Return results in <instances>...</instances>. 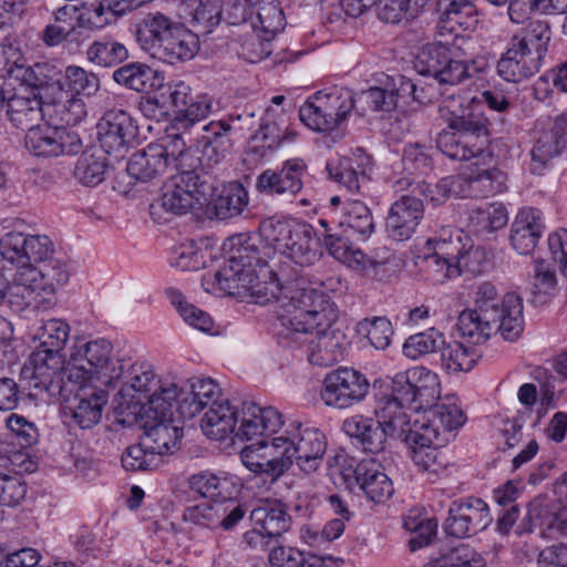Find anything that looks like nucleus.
Wrapping results in <instances>:
<instances>
[{
	"label": "nucleus",
	"mask_w": 567,
	"mask_h": 567,
	"mask_svg": "<svg viewBox=\"0 0 567 567\" xmlns=\"http://www.w3.org/2000/svg\"><path fill=\"white\" fill-rule=\"evenodd\" d=\"M556 287L555 270L550 265L543 259L534 261V282L530 289L532 299L534 305H543L547 301V296Z\"/></svg>",
	"instance_id": "62"
},
{
	"label": "nucleus",
	"mask_w": 567,
	"mask_h": 567,
	"mask_svg": "<svg viewBox=\"0 0 567 567\" xmlns=\"http://www.w3.org/2000/svg\"><path fill=\"white\" fill-rule=\"evenodd\" d=\"M447 128L439 133L436 147L451 159L470 161L485 155L489 144V121L480 104H468L461 110H441Z\"/></svg>",
	"instance_id": "4"
},
{
	"label": "nucleus",
	"mask_w": 567,
	"mask_h": 567,
	"mask_svg": "<svg viewBox=\"0 0 567 567\" xmlns=\"http://www.w3.org/2000/svg\"><path fill=\"white\" fill-rule=\"evenodd\" d=\"M282 424V415L277 409L260 406L255 402H243L236 437L249 441L257 436L270 435L277 433Z\"/></svg>",
	"instance_id": "27"
},
{
	"label": "nucleus",
	"mask_w": 567,
	"mask_h": 567,
	"mask_svg": "<svg viewBox=\"0 0 567 567\" xmlns=\"http://www.w3.org/2000/svg\"><path fill=\"white\" fill-rule=\"evenodd\" d=\"M369 389L370 383L360 371L339 368L324 377L320 396L327 406L342 410L361 402Z\"/></svg>",
	"instance_id": "17"
},
{
	"label": "nucleus",
	"mask_w": 567,
	"mask_h": 567,
	"mask_svg": "<svg viewBox=\"0 0 567 567\" xmlns=\"http://www.w3.org/2000/svg\"><path fill=\"white\" fill-rule=\"evenodd\" d=\"M137 136L136 121L124 110H109L99 124V142L106 154L122 155Z\"/></svg>",
	"instance_id": "25"
},
{
	"label": "nucleus",
	"mask_w": 567,
	"mask_h": 567,
	"mask_svg": "<svg viewBox=\"0 0 567 567\" xmlns=\"http://www.w3.org/2000/svg\"><path fill=\"white\" fill-rule=\"evenodd\" d=\"M69 388L72 385L69 384ZM55 391L64 398V414L70 415L81 429H91L100 422L107 402L104 390L83 383L73 385L72 392L61 393L58 389L53 392Z\"/></svg>",
	"instance_id": "20"
},
{
	"label": "nucleus",
	"mask_w": 567,
	"mask_h": 567,
	"mask_svg": "<svg viewBox=\"0 0 567 567\" xmlns=\"http://www.w3.org/2000/svg\"><path fill=\"white\" fill-rule=\"evenodd\" d=\"M24 145L34 156L56 157L78 154L82 148V141L76 132L38 125L27 132Z\"/></svg>",
	"instance_id": "23"
},
{
	"label": "nucleus",
	"mask_w": 567,
	"mask_h": 567,
	"mask_svg": "<svg viewBox=\"0 0 567 567\" xmlns=\"http://www.w3.org/2000/svg\"><path fill=\"white\" fill-rule=\"evenodd\" d=\"M306 167L302 159L293 158L286 161L279 171L268 168L258 175L256 190L268 196H295L302 189Z\"/></svg>",
	"instance_id": "26"
},
{
	"label": "nucleus",
	"mask_w": 567,
	"mask_h": 567,
	"mask_svg": "<svg viewBox=\"0 0 567 567\" xmlns=\"http://www.w3.org/2000/svg\"><path fill=\"white\" fill-rule=\"evenodd\" d=\"M128 58L127 48L112 38H102L94 41L86 50V59L102 68H113Z\"/></svg>",
	"instance_id": "50"
},
{
	"label": "nucleus",
	"mask_w": 567,
	"mask_h": 567,
	"mask_svg": "<svg viewBox=\"0 0 567 567\" xmlns=\"http://www.w3.org/2000/svg\"><path fill=\"white\" fill-rule=\"evenodd\" d=\"M99 90L100 80L96 74L78 65L65 68L63 92H70L72 95L92 96Z\"/></svg>",
	"instance_id": "59"
},
{
	"label": "nucleus",
	"mask_w": 567,
	"mask_h": 567,
	"mask_svg": "<svg viewBox=\"0 0 567 567\" xmlns=\"http://www.w3.org/2000/svg\"><path fill=\"white\" fill-rule=\"evenodd\" d=\"M254 526L261 528L266 535L278 542L292 525V517L287 506L280 501H265L256 506L249 515Z\"/></svg>",
	"instance_id": "35"
},
{
	"label": "nucleus",
	"mask_w": 567,
	"mask_h": 567,
	"mask_svg": "<svg viewBox=\"0 0 567 567\" xmlns=\"http://www.w3.org/2000/svg\"><path fill=\"white\" fill-rule=\"evenodd\" d=\"M171 416L172 406L164 416L156 415L155 410L145 411L126 422H135L144 430L141 437L142 446L162 460V456L172 454L177 449L178 440L182 436V430L172 423Z\"/></svg>",
	"instance_id": "18"
},
{
	"label": "nucleus",
	"mask_w": 567,
	"mask_h": 567,
	"mask_svg": "<svg viewBox=\"0 0 567 567\" xmlns=\"http://www.w3.org/2000/svg\"><path fill=\"white\" fill-rule=\"evenodd\" d=\"M323 243L334 259L353 269H367L374 264L369 256L360 249H352L347 240L339 236L324 234Z\"/></svg>",
	"instance_id": "52"
},
{
	"label": "nucleus",
	"mask_w": 567,
	"mask_h": 567,
	"mask_svg": "<svg viewBox=\"0 0 567 567\" xmlns=\"http://www.w3.org/2000/svg\"><path fill=\"white\" fill-rule=\"evenodd\" d=\"M178 23L159 11L148 12L135 23V39L152 54Z\"/></svg>",
	"instance_id": "37"
},
{
	"label": "nucleus",
	"mask_w": 567,
	"mask_h": 567,
	"mask_svg": "<svg viewBox=\"0 0 567 567\" xmlns=\"http://www.w3.org/2000/svg\"><path fill=\"white\" fill-rule=\"evenodd\" d=\"M357 167H360L357 159L344 157L336 163H327L326 169L329 177L348 192L364 194L369 188L370 178L364 169L358 171Z\"/></svg>",
	"instance_id": "44"
},
{
	"label": "nucleus",
	"mask_w": 567,
	"mask_h": 567,
	"mask_svg": "<svg viewBox=\"0 0 567 567\" xmlns=\"http://www.w3.org/2000/svg\"><path fill=\"white\" fill-rule=\"evenodd\" d=\"M207 135L204 137L206 140L204 146V157H207L208 161H213L214 164H218L225 155L223 153L216 152V147L229 146L230 138L229 133L231 131V125L227 121H212L207 125L204 126Z\"/></svg>",
	"instance_id": "61"
},
{
	"label": "nucleus",
	"mask_w": 567,
	"mask_h": 567,
	"mask_svg": "<svg viewBox=\"0 0 567 567\" xmlns=\"http://www.w3.org/2000/svg\"><path fill=\"white\" fill-rule=\"evenodd\" d=\"M443 334L434 329L410 336L403 344V353L411 359L434 352L443 343Z\"/></svg>",
	"instance_id": "63"
},
{
	"label": "nucleus",
	"mask_w": 567,
	"mask_h": 567,
	"mask_svg": "<svg viewBox=\"0 0 567 567\" xmlns=\"http://www.w3.org/2000/svg\"><path fill=\"white\" fill-rule=\"evenodd\" d=\"M112 344L106 339H97L83 344H75L72 348L69 360L65 362L55 389L61 393L72 392L76 385L90 383L94 380L105 385L112 384L111 370L116 368L111 364Z\"/></svg>",
	"instance_id": "8"
},
{
	"label": "nucleus",
	"mask_w": 567,
	"mask_h": 567,
	"mask_svg": "<svg viewBox=\"0 0 567 567\" xmlns=\"http://www.w3.org/2000/svg\"><path fill=\"white\" fill-rule=\"evenodd\" d=\"M162 154V148L154 147L153 144L147 145L130 157L126 165L127 174L141 182L161 177L169 168Z\"/></svg>",
	"instance_id": "41"
},
{
	"label": "nucleus",
	"mask_w": 567,
	"mask_h": 567,
	"mask_svg": "<svg viewBox=\"0 0 567 567\" xmlns=\"http://www.w3.org/2000/svg\"><path fill=\"white\" fill-rule=\"evenodd\" d=\"M83 27L84 14L75 6L66 4L54 12V22L45 27L42 40L49 47L73 42L82 34Z\"/></svg>",
	"instance_id": "32"
},
{
	"label": "nucleus",
	"mask_w": 567,
	"mask_h": 567,
	"mask_svg": "<svg viewBox=\"0 0 567 567\" xmlns=\"http://www.w3.org/2000/svg\"><path fill=\"white\" fill-rule=\"evenodd\" d=\"M87 6V2H85L84 7H86L87 12L94 13L93 18L90 17L87 19V27L90 29L101 28L110 23L111 20L106 14L117 17L137 8L135 0H96L90 7Z\"/></svg>",
	"instance_id": "60"
},
{
	"label": "nucleus",
	"mask_w": 567,
	"mask_h": 567,
	"mask_svg": "<svg viewBox=\"0 0 567 567\" xmlns=\"http://www.w3.org/2000/svg\"><path fill=\"white\" fill-rule=\"evenodd\" d=\"M333 320L328 326H318L311 331L305 333L300 341L279 340L286 346L292 343H302L307 341V337L316 331V336L309 341L308 346V360L311 364L318 367H330L343 359L344 352L348 348L346 333L334 328Z\"/></svg>",
	"instance_id": "21"
},
{
	"label": "nucleus",
	"mask_w": 567,
	"mask_h": 567,
	"mask_svg": "<svg viewBox=\"0 0 567 567\" xmlns=\"http://www.w3.org/2000/svg\"><path fill=\"white\" fill-rule=\"evenodd\" d=\"M550 39L548 22L530 21L509 38L505 52L497 61V74L513 83L534 76L544 64Z\"/></svg>",
	"instance_id": "5"
},
{
	"label": "nucleus",
	"mask_w": 567,
	"mask_h": 567,
	"mask_svg": "<svg viewBox=\"0 0 567 567\" xmlns=\"http://www.w3.org/2000/svg\"><path fill=\"white\" fill-rule=\"evenodd\" d=\"M391 391L414 411L427 410L440 398L441 385L435 372L414 367L392 378Z\"/></svg>",
	"instance_id": "15"
},
{
	"label": "nucleus",
	"mask_w": 567,
	"mask_h": 567,
	"mask_svg": "<svg viewBox=\"0 0 567 567\" xmlns=\"http://www.w3.org/2000/svg\"><path fill=\"white\" fill-rule=\"evenodd\" d=\"M286 453L287 450H282L281 442L275 436L271 441L262 440L246 446L240 458L249 471L274 482L290 468V458Z\"/></svg>",
	"instance_id": "22"
},
{
	"label": "nucleus",
	"mask_w": 567,
	"mask_h": 567,
	"mask_svg": "<svg viewBox=\"0 0 567 567\" xmlns=\"http://www.w3.org/2000/svg\"><path fill=\"white\" fill-rule=\"evenodd\" d=\"M423 567H484V559L468 545L461 544Z\"/></svg>",
	"instance_id": "64"
},
{
	"label": "nucleus",
	"mask_w": 567,
	"mask_h": 567,
	"mask_svg": "<svg viewBox=\"0 0 567 567\" xmlns=\"http://www.w3.org/2000/svg\"><path fill=\"white\" fill-rule=\"evenodd\" d=\"M103 148H90L78 158L73 175L84 186L94 187L102 183L107 171V159Z\"/></svg>",
	"instance_id": "46"
},
{
	"label": "nucleus",
	"mask_w": 567,
	"mask_h": 567,
	"mask_svg": "<svg viewBox=\"0 0 567 567\" xmlns=\"http://www.w3.org/2000/svg\"><path fill=\"white\" fill-rule=\"evenodd\" d=\"M17 81L33 89H53L63 92L64 71L51 62H39L18 71Z\"/></svg>",
	"instance_id": "45"
},
{
	"label": "nucleus",
	"mask_w": 567,
	"mask_h": 567,
	"mask_svg": "<svg viewBox=\"0 0 567 567\" xmlns=\"http://www.w3.org/2000/svg\"><path fill=\"white\" fill-rule=\"evenodd\" d=\"M251 296L257 303L275 305L279 340L300 341L311 329L338 319L334 303L303 278L282 282L272 274L269 281L251 287Z\"/></svg>",
	"instance_id": "1"
},
{
	"label": "nucleus",
	"mask_w": 567,
	"mask_h": 567,
	"mask_svg": "<svg viewBox=\"0 0 567 567\" xmlns=\"http://www.w3.org/2000/svg\"><path fill=\"white\" fill-rule=\"evenodd\" d=\"M390 90L379 86H372L369 90L360 92L355 101V112L363 116L368 112H389L396 107V97Z\"/></svg>",
	"instance_id": "57"
},
{
	"label": "nucleus",
	"mask_w": 567,
	"mask_h": 567,
	"mask_svg": "<svg viewBox=\"0 0 567 567\" xmlns=\"http://www.w3.org/2000/svg\"><path fill=\"white\" fill-rule=\"evenodd\" d=\"M154 147L162 148V157L168 162V167L174 165L178 172L198 169L204 172L202 159L186 147V143L179 134L167 135L161 143H152Z\"/></svg>",
	"instance_id": "43"
},
{
	"label": "nucleus",
	"mask_w": 567,
	"mask_h": 567,
	"mask_svg": "<svg viewBox=\"0 0 567 567\" xmlns=\"http://www.w3.org/2000/svg\"><path fill=\"white\" fill-rule=\"evenodd\" d=\"M431 42L422 47L415 69L422 75L433 76L441 84L456 85L474 76L478 71L471 39H461L451 47Z\"/></svg>",
	"instance_id": "6"
},
{
	"label": "nucleus",
	"mask_w": 567,
	"mask_h": 567,
	"mask_svg": "<svg viewBox=\"0 0 567 567\" xmlns=\"http://www.w3.org/2000/svg\"><path fill=\"white\" fill-rule=\"evenodd\" d=\"M342 431L362 451L377 454L385 449L384 432L378 419L353 415L342 422Z\"/></svg>",
	"instance_id": "33"
},
{
	"label": "nucleus",
	"mask_w": 567,
	"mask_h": 567,
	"mask_svg": "<svg viewBox=\"0 0 567 567\" xmlns=\"http://www.w3.org/2000/svg\"><path fill=\"white\" fill-rule=\"evenodd\" d=\"M188 485L195 493L214 501L226 499L230 496V492L227 491V487L230 485L229 480L218 477L209 472H200L192 475L188 480Z\"/></svg>",
	"instance_id": "58"
},
{
	"label": "nucleus",
	"mask_w": 567,
	"mask_h": 567,
	"mask_svg": "<svg viewBox=\"0 0 567 567\" xmlns=\"http://www.w3.org/2000/svg\"><path fill=\"white\" fill-rule=\"evenodd\" d=\"M0 255L17 270H29L54 255V246L45 235L10 231L0 239Z\"/></svg>",
	"instance_id": "16"
},
{
	"label": "nucleus",
	"mask_w": 567,
	"mask_h": 567,
	"mask_svg": "<svg viewBox=\"0 0 567 567\" xmlns=\"http://www.w3.org/2000/svg\"><path fill=\"white\" fill-rule=\"evenodd\" d=\"M238 425L239 411L228 400L214 401L200 421L204 434L217 441L236 435Z\"/></svg>",
	"instance_id": "34"
},
{
	"label": "nucleus",
	"mask_w": 567,
	"mask_h": 567,
	"mask_svg": "<svg viewBox=\"0 0 567 567\" xmlns=\"http://www.w3.org/2000/svg\"><path fill=\"white\" fill-rule=\"evenodd\" d=\"M38 289L43 292L47 302L52 306L55 302V293L70 278L66 264L52 255L39 266L25 270Z\"/></svg>",
	"instance_id": "36"
},
{
	"label": "nucleus",
	"mask_w": 567,
	"mask_h": 567,
	"mask_svg": "<svg viewBox=\"0 0 567 567\" xmlns=\"http://www.w3.org/2000/svg\"><path fill=\"white\" fill-rule=\"evenodd\" d=\"M477 359L475 348L465 347L457 341L446 344L441 351L442 365L449 373L467 372L473 369Z\"/></svg>",
	"instance_id": "53"
},
{
	"label": "nucleus",
	"mask_w": 567,
	"mask_h": 567,
	"mask_svg": "<svg viewBox=\"0 0 567 567\" xmlns=\"http://www.w3.org/2000/svg\"><path fill=\"white\" fill-rule=\"evenodd\" d=\"M545 229L542 213L535 208L520 209L511 227L512 247L520 255H528L536 248Z\"/></svg>",
	"instance_id": "30"
},
{
	"label": "nucleus",
	"mask_w": 567,
	"mask_h": 567,
	"mask_svg": "<svg viewBox=\"0 0 567 567\" xmlns=\"http://www.w3.org/2000/svg\"><path fill=\"white\" fill-rule=\"evenodd\" d=\"M261 236L275 249L300 267H310L321 256L312 227L297 219L267 218L260 223Z\"/></svg>",
	"instance_id": "9"
},
{
	"label": "nucleus",
	"mask_w": 567,
	"mask_h": 567,
	"mask_svg": "<svg viewBox=\"0 0 567 567\" xmlns=\"http://www.w3.org/2000/svg\"><path fill=\"white\" fill-rule=\"evenodd\" d=\"M491 523L492 516L487 504L478 497L471 496L451 503L443 527L447 535L463 538L476 535Z\"/></svg>",
	"instance_id": "19"
},
{
	"label": "nucleus",
	"mask_w": 567,
	"mask_h": 567,
	"mask_svg": "<svg viewBox=\"0 0 567 567\" xmlns=\"http://www.w3.org/2000/svg\"><path fill=\"white\" fill-rule=\"evenodd\" d=\"M7 114L10 122L18 128L32 130L42 118V103L39 99L13 95L7 101Z\"/></svg>",
	"instance_id": "47"
},
{
	"label": "nucleus",
	"mask_w": 567,
	"mask_h": 567,
	"mask_svg": "<svg viewBox=\"0 0 567 567\" xmlns=\"http://www.w3.org/2000/svg\"><path fill=\"white\" fill-rule=\"evenodd\" d=\"M3 305L16 313L52 307L25 270H17L13 281L8 284Z\"/></svg>",
	"instance_id": "29"
},
{
	"label": "nucleus",
	"mask_w": 567,
	"mask_h": 567,
	"mask_svg": "<svg viewBox=\"0 0 567 567\" xmlns=\"http://www.w3.org/2000/svg\"><path fill=\"white\" fill-rule=\"evenodd\" d=\"M463 246L458 230L442 229L439 237L431 238L416 255L415 265L423 272L426 280L433 284H443L458 276L455 258Z\"/></svg>",
	"instance_id": "11"
},
{
	"label": "nucleus",
	"mask_w": 567,
	"mask_h": 567,
	"mask_svg": "<svg viewBox=\"0 0 567 567\" xmlns=\"http://www.w3.org/2000/svg\"><path fill=\"white\" fill-rule=\"evenodd\" d=\"M400 189H410L395 200L388 213L385 229L395 240H408L415 233L424 214V199L431 193L430 185L425 182L400 179L396 182Z\"/></svg>",
	"instance_id": "12"
},
{
	"label": "nucleus",
	"mask_w": 567,
	"mask_h": 567,
	"mask_svg": "<svg viewBox=\"0 0 567 567\" xmlns=\"http://www.w3.org/2000/svg\"><path fill=\"white\" fill-rule=\"evenodd\" d=\"M409 409L408 404L396 399L391 392L390 396L380 398L375 406V416L384 432V441L388 437H396L404 442L408 446L412 441L408 440L415 433L424 432L425 426H431L430 422L415 420L411 423L404 409Z\"/></svg>",
	"instance_id": "24"
},
{
	"label": "nucleus",
	"mask_w": 567,
	"mask_h": 567,
	"mask_svg": "<svg viewBox=\"0 0 567 567\" xmlns=\"http://www.w3.org/2000/svg\"><path fill=\"white\" fill-rule=\"evenodd\" d=\"M117 368L111 370L112 383H121L115 396L114 411L130 421L145 411L164 416L182 391L175 383H163L147 362L130 363L117 360Z\"/></svg>",
	"instance_id": "3"
},
{
	"label": "nucleus",
	"mask_w": 567,
	"mask_h": 567,
	"mask_svg": "<svg viewBox=\"0 0 567 567\" xmlns=\"http://www.w3.org/2000/svg\"><path fill=\"white\" fill-rule=\"evenodd\" d=\"M409 440L412 441L409 445L412 449V460L420 470L439 474L446 467V457L440 451L443 440L437 426H425L424 432L415 433Z\"/></svg>",
	"instance_id": "28"
},
{
	"label": "nucleus",
	"mask_w": 567,
	"mask_h": 567,
	"mask_svg": "<svg viewBox=\"0 0 567 567\" xmlns=\"http://www.w3.org/2000/svg\"><path fill=\"white\" fill-rule=\"evenodd\" d=\"M339 225L363 237H369L374 231V219L370 208L358 199L347 203Z\"/></svg>",
	"instance_id": "54"
},
{
	"label": "nucleus",
	"mask_w": 567,
	"mask_h": 567,
	"mask_svg": "<svg viewBox=\"0 0 567 567\" xmlns=\"http://www.w3.org/2000/svg\"><path fill=\"white\" fill-rule=\"evenodd\" d=\"M312 97L327 112L333 116L334 123L340 127L351 111H355L353 93L344 87L331 86L316 92Z\"/></svg>",
	"instance_id": "42"
},
{
	"label": "nucleus",
	"mask_w": 567,
	"mask_h": 567,
	"mask_svg": "<svg viewBox=\"0 0 567 567\" xmlns=\"http://www.w3.org/2000/svg\"><path fill=\"white\" fill-rule=\"evenodd\" d=\"M506 174L496 168H487L472 173L467 177L468 187L474 196L492 197L506 190Z\"/></svg>",
	"instance_id": "51"
},
{
	"label": "nucleus",
	"mask_w": 567,
	"mask_h": 567,
	"mask_svg": "<svg viewBox=\"0 0 567 567\" xmlns=\"http://www.w3.org/2000/svg\"><path fill=\"white\" fill-rule=\"evenodd\" d=\"M189 391L185 392L183 388L181 395L175 399L179 403L181 413L194 416L203 411L204 408L210 406L214 401H219L220 389L212 379L193 378L188 381Z\"/></svg>",
	"instance_id": "38"
},
{
	"label": "nucleus",
	"mask_w": 567,
	"mask_h": 567,
	"mask_svg": "<svg viewBox=\"0 0 567 567\" xmlns=\"http://www.w3.org/2000/svg\"><path fill=\"white\" fill-rule=\"evenodd\" d=\"M567 130V113H563L555 117L553 127L544 132L536 140L530 156L534 164L544 167L550 159L559 156L567 147L565 138Z\"/></svg>",
	"instance_id": "39"
},
{
	"label": "nucleus",
	"mask_w": 567,
	"mask_h": 567,
	"mask_svg": "<svg viewBox=\"0 0 567 567\" xmlns=\"http://www.w3.org/2000/svg\"><path fill=\"white\" fill-rule=\"evenodd\" d=\"M248 202L246 188L239 182H231L214 199L215 215L220 220L236 217L244 212Z\"/></svg>",
	"instance_id": "48"
},
{
	"label": "nucleus",
	"mask_w": 567,
	"mask_h": 567,
	"mask_svg": "<svg viewBox=\"0 0 567 567\" xmlns=\"http://www.w3.org/2000/svg\"><path fill=\"white\" fill-rule=\"evenodd\" d=\"M268 560L275 567H324L322 559L317 555L280 545L270 548Z\"/></svg>",
	"instance_id": "56"
},
{
	"label": "nucleus",
	"mask_w": 567,
	"mask_h": 567,
	"mask_svg": "<svg viewBox=\"0 0 567 567\" xmlns=\"http://www.w3.org/2000/svg\"><path fill=\"white\" fill-rule=\"evenodd\" d=\"M208 173L190 169L177 172L172 175L162 188L163 193L158 199L150 206V214L154 220H166L162 213L173 216H182L189 213L195 204L200 203V197L206 199L214 189L208 181Z\"/></svg>",
	"instance_id": "10"
},
{
	"label": "nucleus",
	"mask_w": 567,
	"mask_h": 567,
	"mask_svg": "<svg viewBox=\"0 0 567 567\" xmlns=\"http://www.w3.org/2000/svg\"><path fill=\"white\" fill-rule=\"evenodd\" d=\"M355 331L377 350H385L393 336L392 323L386 317L364 318L358 322Z\"/></svg>",
	"instance_id": "55"
},
{
	"label": "nucleus",
	"mask_w": 567,
	"mask_h": 567,
	"mask_svg": "<svg viewBox=\"0 0 567 567\" xmlns=\"http://www.w3.org/2000/svg\"><path fill=\"white\" fill-rule=\"evenodd\" d=\"M199 50L197 34L178 23L151 54L168 64L192 60Z\"/></svg>",
	"instance_id": "31"
},
{
	"label": "nucleus",
	"mask_w": 567,
	"mask_h": 567,
	"mask_svg": "<svg viewBox=\"0 0 567 567\" xmlns=\"http://www.w3.org/2000/svg\"><path fill=\"white\" fill-rule=\"evenodd\" d=\"M274 113L272 109H267L259 130L252 136L255 142L269 150L279 147L284 142H292L297 136L293 130L284 125L282 120H276Z\"/></svg>",
	"instance_id": "49"
},
{
	"label": "nucleus",
	"mask_w": 567,
	"mask_h": 567,
	"mask_svg": "<svg viewBox=\"0 0 567 567\" xmlns=\"http://www.w3.org/2000/svg\"><path fill=\"white\" fill-rule=\"evenodd\" d=\"M278 442H281L282 450H287L290 466L296 463L307 474L320 467L327 450L324 434L318 429L302 427L300 422L290 423L278 436Z\"/></svg>",
	"instance_id": "14"
},
{
	"label": "nucleus",
	"mask_w": 567,
	"mask_h": 567,
	"mask_svg": "<svg viewBox=\"0 0 567 567\" xmlns=\"http://www.w3.org/2000/svg\"><path fill=\"white\" fill-rule=\"evenodd\" d=\"M113 80L130 90L140 93L156 91L163 75L150 65L141 62L127 63L113 72Z\"/></svg>",
	"instance_id": "40"
},
{
	"label": "nucleus",
	"mask_w": 567,
	"mask_h": 567,
	"mask_svg": "<svg viewBox=\"0 0 567 567\" xmlns=\"http://www.w3.org/2000/svg\"><path fill=\"white\" fill-rule=\"evenodd\" d=\"M328 464L330 467H337L349 488L363 492L372 502L382 503L393 493L391 480L373 458L354 464L353 458L339 453L329 460Z\"/></svg>",
	"instance_id": "13"
},
{
	"label": "nucleus",
	"mask_w": 567,
	"mask_h": 567,
	"mask_svg": "<svg viewBox=\"0 0 567 567\" xmlns=\"http://www.w3.org/2000/svg\"><path fill=\"white\" fill-rule=\"evenodd\" d=\"M69 333V324L61 319L47 320L37 329L32 337L34 350L29 359L35 388L55 390L56 379L66 362L63 350Z\"/></svg>",
	"instance_id": "7"
},
{
	"label": "nucleus",
	"mask_w": 567,
	"mask_h": 567,
	"mask_svg": "<svg viewBox=\"0 0 567 567\" xmlns=\"http://www.w3.org/2000/svg\"><path fill=\"white\" fill-rule=\"evenodd\" d=\"M457 329L474 343L484 342L496 332L514 341L524 329L522 298L514 292L501 296L493 282L484 281L476 287L474 307L460 313Z\"/></svg>",
	"instance_id": "2"
}]
</instances>
